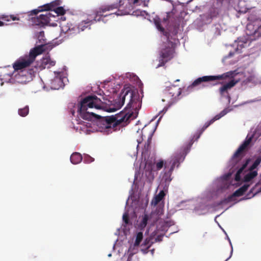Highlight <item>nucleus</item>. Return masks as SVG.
<instances>
[{
    "label": "nucleus",
    "instance_id": "nucleus-45",
    "mask_svg": "<svg viewBox=\"0 0 261 261\" xmlns=\"http://www.w3.org/2000/svg\"><path fill=\"white\" fill-rule=\"evenodd\" d=\"M229 55H230V56H232V54L231 53H229Z\"/></svg>",
    "mask_w": 261,
    "mask_h": 261
},
{
    "label": "nucleus",
    "instance_id": "nucleus-2",
    "mask_svg": "<svg viewBox=\"0 0 261 261\" xmlns=\"http://www.w3.org/2000/svg\"><path fill=\"white\" fill-rule=\"evenodd\" d=\"M118 7V5L117 4L101 6L95 10L94 13L95 16L93 20H87L86 21H83L79 25L78 27H73L72 28H69L68 30L65 31V32L69 34L79 33L80 32V30L81 31L84 30L85 28L91 25L92 21H100L103 20V18L113 15H116L118 16L125 15L127 14L126 12H123L120 10H118V11L114 13L105 14L106 12H109L114 9H117Z\"/></svg>",
    "mask_w": 261,
    "mask_h": 261
},
{
    "label": "nucleus",
    "instance_id": "nucleus-14",
    "mask_svg": "<svg viewBox=\"0 0 261 261\" xmlns=\"http://www.w3.org/2000/svg\"><path fill=\"white\" fill-rule=\"evenodd\" d=\"M143 238V233L139 232L137 233L135 243L131 245L128 249V251L132 254L137 253V248L139 246L140 243L142 242Z\"/></svg>",
    "mask_w": 261,
    "mask_h": 261
},
{
    "label": "nucleus",
    "instance_id": "nucleus-10",
    "mask_svg": "<svg viewBox=\"0 0 261 261\" xmlns=\"http://www.w3.org/2000/svg\"><path fill=\"white\" fill-rule=\"evenodd\" d=\"M260 163L261 156H258L254 162L253 164L249 168V172L247 173L244 177L245 181L249 182L257 175V171L255 170V169L257 167Z\"/></svg>",
    "mask_w": 261,
    "mask_h": 261
},
{
    "label": "nucleus",
    "instance_id": "nucleus-30",
    "mask_svg": "<svg viewBox=\"0 0 261 261\" xmlns=\"http://www.w3.org/2000/svg\"><path fill=\"white\" fill-rule=\"evenodd\" d=\"M94 160V158H92L91 156H90L89 155H85L84 158V162H85L86 163H90L93 162Z\"/></svg>",
    "mask_w": 261,
    "mask_h": 261
},
{
    "label": "nucleus",
    "instance_id": "nucleus-36",
    "mask_svg": "<svg viewBox=\"0 0 261 261\" xmlns=\"http://www.w3.org/2000/svg\"><path fill=\"white\" fill-rule=\"evenodd\" d=\"M179 29V25L175 27L174 30L173 31V34L174 35H176L178 33V30Z\"/></svg>",
    "mask_w": 261,
    "mask_h": 261
},
{
    "label": "nucleus",
    "instance_id": "nucleus-26",
    "mask_svg": "<svg viewBox=\"0 0 261 261\" xmlns=\"http://www.w3.org/2000/svg\"><path fill=\"white\" fill-rule=\"evenodd\" d=\"M219 11L218 8H212L210 11L209 15L211 18L217 17Z\"/></svg>",
    "mask_w": 261,
    "mask_h": 261
},
{
    "label": "nucleus",
    "instance_id": "nucleus-40",
    "mask_svg": "<svg viewBox=\"0 0 261 261\" xmlns=\"http://www.w3.org/2000/svg\"><path fill=\"white\" fill-rule=\"evenodd\" d=\"M4 25V22L3 21L0 20V27L3 26Z\"/></svg>",
    "mask_w": 261,
    "mask_h": 261
},
{
    "label": "nucleus",
    "instance_id": "nucleus-18",
    "mask_svg": "<svg viewBox=\"0 0 261 261\" xmlns=\"http://www.w3.org/2000/svg\"><path fill=\"white\" fill-rule=\"evenodd\" d=\"M250 161V159H248L246 160V162L238 170L235 175V180L236 181H239L241 179V174L243 172L244 170L247 167L249 162Z\"/></svg>",
    "mask_w": 261,
    "mask_h": 261
},
{
    "label": "nucleus",
    "instance_id": "nucleus-25",
    "mask_svg": "<svg viewBox=\"0 0 261 261\" xmlns=\"http://www.w3.org/2000/svg\"><path fill=\"white\" fill-rule=\"evenodd\" d=\"M148 220V216L147 215H144V216H143V217L142 218V221L141 222V223L139 224V227L141 229L144 228L146 227V226L147 224Z\"/></svg>",
    "mask_w": 261,
    "mask_h": 261
},
{
    "label": "nucleus",
    "instance_id": "nucleus-42",
    "mask_svg": "<svg viewBox=\"0 0 261 261\" xmlns=\"http://www.w3.org/2000/svg\"><path fill=\"white\" fill-rule=\"evenodd\" d=\"M44 35V32L43 31H41L40 32V36H42V35Z\"/></svg>",
    "mask_w": 261,
    "mask_h": 261
},
{
    "label": "nucleus",
    "instance_id": "nucleus-4",
    "mask_svg": "<svg viewBox=\"0 0 261 261\" xmlns=\"http://www.w3.org/2000/svg\"><path fill=\"white\" fill-rule=\"evenodd\" d=\"M154 24L157 29L167 37V42L165 43L164 48L161 50L159 60L160 63L157 66V68L165 65L166 62L173 58L174 49L173 48V42L170 40L169 34L166 32L163 27L161 26V21L159 17H155L154 19Z\"/></svg>",
    "mask_w": 261,
    "mask_h": 261
},
{
    "label": "nucleus",
    "instance_id": "nucleus-35",
    "mask_svg": "<svg viewBox=\"0 0 261 261\" xmlns=\"http://www.w3.org/2000/svg\"><path fill=\"white\" fill-rule=\"evenodd\" d=\"M254 79V77L252 76H250L249 77H248L247 79H246V83H249V82H251L252 81V80H253Z\"/></svg>",
    "mask_w": 261,
    "mask_h": 261
},
{
    "label": "nucleus",
    "instance_id": "nucleus-27",
    "mask_svg": "<svg viewBox=\"0 0 261 261\" xmlns=\"http://www.w3.org/2000/svg\"><path fill=\"white\" fill-rule=\"evenodd\" d=\"M54 11L57 16L62 15L65 13V10L62 7H58Z\"/></svg>",
    "mask_w": 261,
    "mask_h": 261
},
{
    "label": "nucleus",
    "instance_id": "nucleus-46",
    "mask_svg": "<svg viewBox=\"0 0 261 261\" xmlns=\"http://www.w3.org/2000/svg\"><path fill=\"white\" fill-rule=\"evenodd\" d=\"M218 84H222V83H221V82H219V83H218Z\"/></svg>",
    "mask_w": 261,
    "mask_h": 261
},
{
    "label": "nucleus",
    "instance_id": "nucleus-39",
    "mask_svg": "<svg viewBox=\"0 0 261 261\" xmlns=\"http://www.w3.org/2000/svg\"><path fill=\"white\" fill-rule=\"evenodd\" d=\"M138 1H139V0H133L132 2L134 4H135L137 3L138 2Z\"/></svg>",
    "mask_w": 261,
    "mask_h": 261
},
{
    "label": "nucleus",
    "instance_id": "nucleus-41",
    "mask_svg": "<svg viewBox=\"0 0 261 261\" xmlns=\"http://www.w3.org/2000/svg\"><path fill=\"white\" fill-rule=\"evenodd\" d=\"M168 19V15H167V17H166V18H164V21H166Z\"/></svg>",
    "mask_w": 261,
    "mask_h": 261
},
{
    "label": "nucleus",
    "instance_id": "nucleus-3",
    "mask_svg": "<svg viewBox=\"0 0 261 261\" xmlns=\"http://www.w3.org/2000/svg\"><path fill=\"white\" fill-rule=\"evenodd\" d=\"M45 47L44 45L37 46L31 49L28 55H25L16 60L13 64L14 71L13 73L10 74V76L13 75L15 73L19 71L29 70L27 68L29 67L34 62L38 55L41 54L45 50Z\"/></svg>",
    "mask_w": 261,
    "mask_h": 261
},
{
    "label": "nucleus",
    "instance_id": "nucleus-22",
    "mask_svg": "<svg viewBox=\"0 0 261 261\" xmlns=\"http://www.w3.org/2000/svg\"><path fill=\"white\" fill-rule=\"evenodd\" d=\"M165 194L163 191H161L159 193L155 196L152 202L154 205L158 204L164 197Z\"/></svg>",
    "mask_w": 261,
    "mask_h": 261
},
{
    "label": "nucleus",
    "instance_id": "nucleus-32",
    "mask_svg": "<svg viewBox=\"0 0 261 261\" xmlns=\"http://www.w3.org/2000/svg\"><path fill=\"white\" fill-rule=\"evenodd\" d=\"M193 140H190V141L189 142V143L187 145V148L185 149V150H184L186 154L187 153L188 151L190 149V148H191L192 145L193 144Z\"/></svg>",
    "mask_w": 261,
    "mask_h": 261
},
{
    "label": "nucleus",
    "instance_id": "nucleus-37",
    "mask_svg": "<svg viewBox=\"0 0 261 261\" xmlns=\"http://www.w3.org/2000/svg\"><path fill=\"white\" fill-rule=\"evenodd\" d=\"M162 237L161 236H158L156 237V238L155 239L156 241H159V242L161 241H162Z\"/></svg>",
    "mask_w": 261,
    "mask_h": 261
},
{
    "label": "nucleus",
    "instance_id": "nucleus-29",
    "mask_svg": "<svg viewBox=\"0 0 261 261\" xmlns=\"http://www.w3.org/2000/svg\"><path fill=\"white\" fill-rule=\"evenodd\" d=\"M149 240H148L147 239H146L144 241L143 244L144 246H146V248L145 249H141V251L143 252V253L145 254L148 252V249L150 247V245H149Z\"/></svg>",
    "mask_w": 261,
    "mask_h": 261
},
{
    "label": "nucleus",
    "instance_id": "nucleus-21",
    "mask_svg": "<svg viewBox=\"0 0 261 261\" xmlns=\"http://www.w3.org/2000/svg\"><path fill=\"white\" fill-rule=\"evenodd\" d=\"M249 187V185L245 184L241 187H240L239 189L236 190L233 193V196H236L237 197H240L244 195L245 192L248 190Z\"/></svg>",
    "mask_w": 261,
    "mask_h": 261
},
{
    "label": "nucleus",
    "instance_id": "nucleus-16",
    "mask_svg": "<svg viewBox=\"0 0 261 261\" xmlns=\"http://www.w3.org/2000/svg\"><path fill=\"white\" fill-rule=\"evenodd\" d=\"M55 61H53L50 57L47 56L41 60L40 67L42 69L49 68L55 65Z\"/></svg>",
    "mask_w": 261,
    "mask_h": 261
},
{
    "label": "nucleus",
    "instance_id": "nucleus-15",
    "mask_svg": "<svg viewBox=\"0 0 261 261\" xmlns=\"http://www.w3.org/2000/svg\"><path fill=\"white\" fill-rule=\"evenodd\" d=\"M237 82L234 81V80L230 81L227 83L222 85L219 89V92L221 96L225 97L228 94V90L234 87L237 84Z\"/></svg>",
    "mask_w": 261,
    "mask_h": 261
},
{
    "label": "nucleus",
    "instance_id": "nucleus-7",
    "mask_svg": "<svg viewBox=\"0 0 261 261\" xmlns=\"http://www.w3.org/2000/svg\"><path fill=\"white\" fill-rule=\"evenodd\" d=\"M234 76L233 71H229L224 73L221 75H205L202 77H198L196 79L189 87H194L200 85L203 82H208L214 81L216 80H221L227 79L232 78Z\"/></svg>",
    "mask_w": 261,
    "mask_h": 261
},
{
    "label": "nucleus",
    "instance_id": "nucleus-9",
    "mask_svg": "<svg viewBox=\"0 0 261 261\" xmlns=\"http://www.w3.org/2000/svg\"><path fill=\"white\" fill-rule=\"evenodd\" d=\"M253 137V135L250 137H249L248 135L247 136L245 140L238 148L232 156V160L234 162L237 163L241 160L242 158L244 156V155L243 152L245 150H247L252 140Z\"/></svg>",
    "mask_w": 261,
    "mask_h": 261
},
{
    "label": "nucleus",
    "instance_id": "nucleus-11",
    "mask_svg": "<svg viewBox=\"0 0 261 261\" xmlns=\"http://www.w3.org/2000/svg\"><path fill=\"white\" fill-rule=\"evenodd\" d=\"M45 14H41L39 17H32L33 22L35 25H41L47 24L51 21V17H55L50 12L46 11Z\"/></svg>",
    "mask_w": 261,
    "mask_h": 261
},
{
    "label": "nucleus",
    "instance_id": "nucleus-34",
    "mask_svg": "<svg viewBox=\"0 0 261 261\" xmlns=\"http://www.w3.org/2000/svg\"><path fill=\"white\" fill-rule=\"evenodd\" d=\"M145 132V129L144 128H143L142 131H141V133H142V139H137V142L138 143V145L139 144H140L141 143V142L142 141V140H143V133H144Z\"/></svg>",
    "mask_w": 261,
    "mask_h": 261
},
{
    "label": "nucleus",
    "instance_id": "nucleus-43",
    "mask_svg": "<svg viewBox=\"0 0 261 261\" xmlns=\"http://www.w3.org/2000/svg\"><path fill=\"white\" fill-rule=\"evenodd\" d=\"M253 188H252V189L250 190V193H252V192H253Z\"/></svg>",
    "mask_w": 261,
    "mask_h": 261
},
{
    "label": "nucleus",
    "instance_id": "nucleus-38",
    "mask_svg": "<svg viewBox=\"0 0 261 261\" xmlns=\"http://www.w3.org/2000/svg\"><path fill=\"white\" fill-rule=\"evenodd\" d=\"M149 139H148V141H147V143L145 144V148L146 147L148 148L149 147Z\"/></svg>",
    "mask_w": 261,
    "mask_h": 261
},
{
    "label": "nucleus",
    "instance_id": "nucleus-5",
    "mask_svg": "<svg viewBox=\"0 0 261 261\" xmlns=\"http://www.w3.org/2000/svg\"><path fill=\"white\" fill-rule=\"evenodd\" d=\"M184 158L185 156H183L182 155L177 154L174 155L170 161H167L165 162V169H167L169 168V169L168 171L164 172L161 179V182L162 184H164V187H168L172 180L171 175L172 171L176 166L177 167L179 166L180 161H182L184 160Z\"/></svg>",
    "mask_w": 261,
    "mask_h": 261
},
{
    "label": "nucleus",
    "instance_id": "nucleus-12",
    "mask_svg": "<svg viewBox=\"0 0 261 261\" xmlns=\"http://www.w3.org/2000/svg\"><path fill=\"white\" fill-rule=\"evenodd\" d=\"M61 1L60 0H56L49 4H45L40 7L37 9H34L31 12L30 15H37L39 12L43 11L54 10L58 6L60 5Z\"/></svg>",
    "mask_w": 261,
    "mask_h": 261
},
{
    "label": "nucleus",
    "instance_id": "nucleus-19",
    "mask_svg": "<svg viewBox=\"0 0 261 261\" xmlns=\"http://www.w3.org/2000/svg\"><path fill=\"white\" fill-rule=\"evenodd\" d=\"M0 18L2 19L4 21H9L10 20H20V17L19 16V15H2Z\"/></svg>",
    "mask_w": 261,
    "mask_h": 261
},
{
    "label": "nucleus",
    "instance_id": "nucleus-28",
    "mask_svg": "<svg viewBox=\"0 0 261 261\" xmlns=\"http://www.w3.org/2000/svg\"><path fill=\"white\" fill-rule=\"evenodd\" d=\"M225 113L222 112L219 115H216L210 122L205 126V128L207 127L211 123H213L215 120L220 119L221 117L223 116Z\"/></svg>",
    "mask_w": 261,
    "mask_h": 261
},
{
    "label": "nucleus",
    "instance_id": "nucleus-47",
    "mask_svg": "<svg viewBox=\"0 0 261 261\" xmlns=\"http://www.w3.org/2000/svg\"><path fill=\"white\" fill-rule=\"evenodd\" d=\"M110 13H109V12H106L105 14H110Z\"/></svg>",
    "mask_w": 261,
    "mask_h": 261
},
{
    "label": "nucleus",
    "instance_id": "nucleus-33",
    "mask_svg": "<svg viewBox=\"0 0 261 261\" xmlns=\"http://www.w3.org/2000/svg\"><path fill=\"white\" fill-rule=\"evenodd\" d=\"M123 220L126 224L128 223L129 218L127 214L125 213L123 215Z\"/></svg>",
    "mask_w": 261,
    "mask_h": 261
},
{
    "label": "nucleus",
    "instance_id": "nucleus-13",
    "mask_svg": "<svg viewBox=\"0 0 261 261\" xmlns=\"http://www.w3.org/2000/svg\"><path fill=\"white\" fill-rule=\"evenodd\" d=\"M181 93V90L175 86H172L167 88L164 92L165 98L174 99L178 97Z\"/></svg>",
    "mask_w": 261,
    "mask_h": 261
},
{
    "label": "nucleus",
    "instance_id": "nucleus-6",
    "mask_svg": "<svg viewBox=\"0 0 261 261\" xmlns=\"http://www.w3.org/2000/svg\"><path fill=\"white\" fill-rule=\"evenodd\" d=\"M37 70V67L34 66L33 68H29V70L19 71L17 73H15L13 74L14 80L16 83L22 84H26L33 80Z\"/></svg>",
    "mask_w": 261,
    "mask_h": 261
},
{
    "label": "nucleus",
    "instance_id": "nucleus-17",
    "mask_svg": "<svg viewBox=\"0 0 261 261\" xmlns=\"http://www.w3.org/2000/svg\"><path fill=\"white\" fill-rule=\"evenodd\" d=\"M82 155L79 152L73 153L70 156V161L73 164H77L82 161Z\"/></svg>",
    "mask_w": 261,
    "mask_h": 261
},
{
    "label": "nucleus",
    "instance_id": "nucleus-1",
    "mask_svg": "<svg viewBox=\"0 0 261 261\" xmlns=\"http://www.w3.org/2000/svg\"><path fill=\"white\" fill-rule=\"evenodd\" d=\"M125 100L128 101L126 108L134 110L138 113L141 106L139 96L134 91L128 88L122 90L120 96L115 100L114 106L110 108L96 95L87 96L81 100L77 112L83 119L89 121L97 120V125L102 128H113L116 130L118 126H125L129 122L130 119H134L136 117V116H134L133 112L129 113L121 111L115 115L101 117L88 110L95 108L109 112H114L120 109Z\"/></svg>",
    "mask_w": 261,
    "mask_h": 261
},
{
    "label": "nucleus",
    "instance_id": "nucleus-20",
    "mask_svg": "<svg viewBox=\"0 0 261 261\" xmlns=\"http://www.w3.org/2000/svg\"><path fill=\"white\" fill-rule=\"evenodd\" d=\"M63 81L61 78L56 77L51 81V87L55 89H59L62 87Z\"/></svg>",
    "mask_w": 261,
    "mask_h": 261
},
{
    "label": "nucleus",
    "instance_id": "nucleus-8",
    "mask_svg": "<svg viewBox=\"0 0 261 261\" xmlns=\"http://www.w3.org/2000/svg\"><path fill=\"white\" fill-rule=\"evenodd\" d=\"M248 19L252 22L247 25L248 30L252 29V32H250L249 35H253L255 38L261 37V19H255L254 15L250 14Z\"/></svg>",
    "mask_w": 261,
    "mask_h": 261
},
{
    "label": "nucleus",
    "instance_id": "nucleus-24",
    "mask_svg": "<svg viewBox=\"0 0 261 261\" xmlns=\"http://www.w3.org/2000/svg\"><path fill=\"white\" fill-rule=\"evenodd\" d=\"M29 112V109L28 106L25 107L23 108L19 109L18 110V114L20 116L25 117L26 116Z\"/></svg>",
    "mask_w": 261,
    "mask_h": 261
},
{
    "label": "nucleus",
    "instance_id": "nucleus-23",
    "mask_svg": "<svg viewBox=\"0 0 261 261\" xmlns=\"http://www.w3.org/2000/svg\"><path fill=\"white\" fill-rule=\"evenodd\" d=\"M236 197V196H233V193L232 195H229L227 198H225L221 200V201H220L218 204L220 205H223L224 204H227L231 201H232L233 200L234 197Z\"/></svg>",
    "mask_w": 261,
    "mask_h": 261
},
{
    "label": "nucleus",
    "instance_id": "nucleus-44",
    "mask_svg": "<svg viewBox=\"0 0 261 261\" xmlns=\"http://www.w3.org/2000/svg\"><path fill=\"white\" fill-rule=\"evenodd\" d=\"M162 100H163V101H166V99H162Z\"/></svg>",
    "mask_w": 261,
    "mask_h": 261
},
{
    "label": "nucleus",
    "instance_id": "nucleus-31",
    "mask_svg": "<svg viewBox=\"0 0 261 261\" xmlns=\"http://www.w3.org/2000/svg\"><path fill=\"white\" fill-rule=\"evenodd\" d=\"M165 163H164L163 161H160V162H158L156 164V168L157 170H159L161 169L163 166H165Z\"/></svg>",
    "mask_w": 261,
    "mask_h": 261
}]
</instances>
